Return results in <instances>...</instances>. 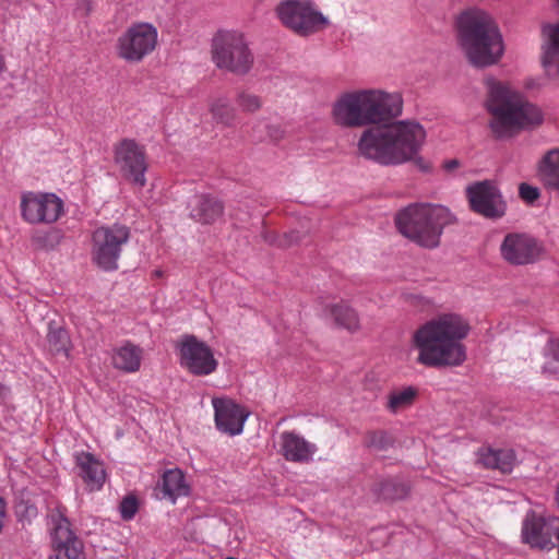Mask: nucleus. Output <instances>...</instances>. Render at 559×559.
<instances>
[{"mask_svg":"<svg viewBox=\"0 0 559 559\" xmlns=\"http://www.w3.org/2000/svg\"><path fill=\"white\" fill-rule=\"evenodd\" d=\"M180 364L191 373L206 376L212 373L217 361L211 348L193 335H186L177 344Z\"/></svg>","mask_w":559,"mask_h":559,"instance_id":"2eb2a0df","label":"nucleus"},{"mask_svg":"<svg viewBox=\"0 0 559 559\" xmlns=\"http://www.w3.org/2000/svg\"><path fill=\"white\" fill-rule=\"evenodd\" d=\"M282 25L299 36H308L321 31L326 19L310 0H284L275 8Z\"/></svg>","mask_w":559,"mask_h":559,"instance_id":"1a4fd4ad","label":"nucleus"},{"mask_svg":"<svg viewBox=\"0 0 559 559\" xmlns=\"http://www.w3.org/2000/svg\"><path fill=\"white\" fill-rule=\"evenodd\" d=\"M521 537L522 542L532 548H555L554 538L559 544V518L540 515L534 511L527 512L522 522Z\"/></svg>","mask_w":559,"mask_h":559,"instance_id":"ddd939ff","label":"nucleus"},{"mask_svg":"<svg viewBox=\"0 0 559 559\" xmlns=\"http://www.w3.org/2000/svg\"><path fill=\"white\" fill-rule=\"evenodd\" d=\"M334 122L342 127H349V93L345 92L336 100L333 107Z\"/></svg>","mask_w":559,"mask_h":559,"instance_id":"2f4dec72","label":"nucleus"},{"mask_svg":"<svg viewBox=\"0 0 559 559\" xmlns=\"http://www.w3.org/2000/svg\"><path fill=\"white\" fill-rule=\"evenodd\" d=\"M224 213L223 203L211 195H199L195 198L190 216L202 224H213Z\"/></svg>","mask_w":559,"mask_h":559,"instance_id":"5701e85b","label":"nucleus"},{"mask_svg":"<svg viewBox=\"0 0 559 559\" xmlns=\"http://www.w3.org/2000/svg\"><path fill=\"white\" fill-rule=\"evenodd\" d=\"M459 38L469 62L476 67L496 63L503 53L501 34L492 17L479 9H468L457 19Z\"/></svg>","mask_w":559,"mask_h":559,"instance_id":"20e7f679","label":"nucleus"},{"mask_svg":"<svg viewBox=\"0 0 559 559\" xmlns=\"http://www.w3.org/2000/svg\"><path fill=\"white\" fill-rule=\"evenodd\" d=\"M157 45V27L148 22H134L118 36L115 50L119 59L138 64L152 55Z\"/></svg>","mask_w":559,"mask_h":559,"instance_id":"0eeeda50","label":"nucleus"},{"mask_svg":"<svg viewBox=\"0 0 559 559\" xmlns=\"http://www.w3.org/2000/svg\"><path fill=\"white\" fill-rule=\"evenodd\" d=\"M212 61L217 69L235 75H246L254 57L245 36L236 31H218L211 43Z\"/></svg>","mask_w":559,"mask_h":559,"instance_id":"423d86ee","label":"nucleus"},{"mask_svg":"<svg viewBox=\"0 0 559 559\" xmlns=\"http://www.w3.org/2000/svg\"><path fill=\"white\" fill-rule=\"evenodd\" d=\"M212 402L216 428L229 436L241 433L249 413L228 399H213Z\"/></svg>","mask_w":559,"mask_h":559,"instance_id":"dca6fc26","label":"nucleus"},{"mask_svg":"<svg viewBox=\"0 0 559 559\" xmlns=\"http://www.w3.org/2000/svg\"><path fill=\"white\" fill-rule=\"evenodd\" d=\"M519 194L522 200L533 203L539 198V190L528 183H521L519 186Z\"/></svg>","mask_w":559,"mask_h":559,"instance_id":"e433bc0d","label":"nucleus"},{"mask_svg":"<svg viewBox=\"0 0 559 559\" xmlns=\"http://www.w3.org/2000/svg\"><path fill=\"white\" fill-rule=\"evenodd\" d=\"M57 552L51 555L48 559H80L82 550L80 546L75 544L73 547H69L66 550L56 549Z\"/></svg>","mask_w":559,"mask_h":559,"instance_id":"4c0bfd02","label":"nucleus"},{"mask_svg":"<svg viewBox=\"0 0 559 559\" xmlns=\"http://www.w3.org/2000/svg\"><path fill=\"white\" fill-rule=\"evenodd\" d=\"M93 10V3L91 0H79L76 5V14L82 17L87 16Z\"/></svg>","mask_w":559,"mask_h":559,"instance_id":"58836bf2","label":"nucleus"},{"mask_svg":"<svg viewBox=\"0 0 559 559\" xmlns=\"http://www.w3.org/2000/svg\"><path fill=\"white\" fill-rule=\"evenodd\" d=\"M539 173L545 187L559 189V148L550 150L543 157Z\"/></svg>","mask_w":559,"mask_h":559,"instance_id":"bb28decb","label":"nucleus"},{"mask_svg":"<svg viewBox=\"0 0 559 559\" xmlns=\"http://www.w3.org/2000/svg\"><path fill=\"white\" fill-rule=\"evenodd\" d=\"M130 236V228L119 223L96 228L92 235V261L104 271L117 270Z\"/></svg>","mask_w":559,"mask_h":559,"instance_id":"6e6552de","label":"nucleus"},{"mask_svg":"<svg viewBox=\"0 0 559 559\" xmlns=\"http://www.w3.org/2000/svg\"><path fill=\"white\" fill-rule=\"evenodd\" d=\"M46 348L56 357L68 358L71 349V341L67 330L52 323L48 325Z\"/></svg>","mask_w":559,"mask_h":559,"instance_id":"393cba45","label":"nucleus"},{"mask_svg":"<svg viewBox=\"0 0 559 559\" xmlns=\"http://www.w3.org/2000/svg\"><path fill=\"white\" fill-rule=\"evenodd\" d=\"M207 110L214 123L227 128L233 127L237 118V110L226 95L211 96L207 99Z\"/></svg>","mask_w":559,"mask_h":559,"instance_id":"b1692460","label":"nucleus"},{"mask_svg":"<svg viewBox=\"0 0 559 559\" xmlns=\"http://www.w3.org/2000/svg\"><path fill=\"white\" fill-rule=\"evenodd\" d=\"M366 443L372 451L379 453L391 448L394 440L385 431H373L368 433Z\"/></svg>","mask_w":559,"mask_h":559,"instance_id":"473e14b6","label":"nucleus"},{"mask_svg":"<svg viewBox=\"0 0 559 559\" xmlns=\"http://www.w3.org/2000/svg\"><path fill=\"white\" fill-rule=\"evenodd\" d=\"M466 197L473 212L497 219L506 214V203L498 187L490 180L477 181L466 188Z\"/></svg>","mask_w":559,"mask_h":559,"instance_id":"4468645a","label":"nucleus"},{"mask_svg":"<svg viewBox=\"0 0 559 559\" xmlns=\"http://www.w3.org/2000/svg\"><path fill=\"white\" fill-rule=\"evenodd\" d=\"M454 222L447 207L433 204H411L395 216V225L404 237L429 249L439 246L443 229Z\"/></svg>","mask_w":559,"mask_h":559,"instance_id":"39448f33","label":"nucleus"},{"mask_svg":"<svg viewBox=\"0 0 559 559\" xmlns=\"http://www.w3.org/2000/svg\"><path fill=\"white\" fill-rule=\"evenodd\" d=\"M459 166V162L456 159H451L444 164L445 169L452 170Z\"/></svg>","mask_w":559,"mask_h":559,"instance_id":"ea45409f","label":"nucleus"},{"mask_svg":"<svg viewBox=\"0 0 559 559\" xmlns=\"http://www.w3.org/2000/svg\"><path fill=\"white\" fill-rule=\"evenodd\" d=\"M62 211L63 202L55 193L25 191L21 194V217L28 224H52Z\"/></svg>","mask_w":559,"mask_h":559,"instance_id":"f8f14e48","label":"nucleus"},{"mask_svg":"<svg viewBox=\"0 0 559 559\" xmlns=\"http://www.w3.org/2000/svg\"><path fill=\"white\" fill-rule=\"evenodd\" d=\"M557 547H558V559H559V544L557 545Z\"/></svg>","mask_w":559,"mask_h":559,"instance_id":"79ce46f5","label":"nucleus"},{"mask_svg":"<svg viewBox=\"0 0 559 559\" xmlns=\"http://www.w3.org/2000/svg\"><path fill=\"white\" fill-rule=\"evenodd\" d=\"M157 489L162 492V499H167L171 503L180 497H186L190 492V486L187 483L183 472L178 468H170L163 473Z\"/></svg>","mask_w":559,"mask_h":559,"instance_id":"aec40b11","label":"nucleus"},{"mask_svg":"<svg viewBox=\"0 0 559 559\" xmlns=\"http://www.w3.org/2000/svg\"><path fill=\"white\" fill-rule=\"evenodd\" d=\"M556 502L559 507V484L557 485V489H556Z\"/></svg>","mask_w":559,"mask_h":559,"instance_id":"a19ab883","label":"nucleus"},{"mask_svg":"<svg viewBox=\"0 0 559 559\" xmlns=\"http://www.w3.org/2000/svg\"><path fill=\"white\" fill-rule=\"evenodd\" d=\"M305 236V233L300 234L299 231H289L284 233L282 235L276 234L272 230H265L263 233V238L266 242L270 245L277 246L280 248H288L295 243H298L302 237Z\"/></svg>","mask_w":559,"mask_h":559,"instance_id":"c756f323","label":"nucleus"},{"mask_svg":"<svg viewBox=\"0 0 559 559\" xmlns=\"http://www.w3.org/2000/svg\"><path fill=\"white\" fill-rule=\"evenodd\" d=\"M236 102L241 111L246 114H253L260 110L263 104L262 98L259 95L246 90L237 93Z\"/></svg>","mask_w":559,"mask_h":559,"instance_id":"7c9ffc66","label":"nucleus"},{"mask_svg":"<svg viewBox=\"0 0 559 559\" xmlns=\"http://www.w3.org/2000/svg\"><path fill=\"white\" fill-rule=\"evenodd\" d=\"M516 462L512 450L481 448L477 452V463L485 468L498 469L501 473H511Z\"/></svg>","mask_w":559,"mask_h":559,"instance_id":"412c9836","label":"nucleus"},{"mask_svg":"<svg viewBox=\"0 0 559 559\" xmlns=\"http://www.w3.org/2000/svg\"><path fill=\"white\" fill-rule=\"evenodd\" d=\"M418 391L414 386H406L403 390H394L390 393L386 407L391 413H399L413 405Z\"/></svg>","mask_w":559,"mask_h":559,"instance_id":"c85d7f7f","label":"nucleus"},{"mask_svg":"<svg viewBox=\"0 0 559 559\" xmlns=\"http://www.w3.org/2000/svg\"><path fill=\"white\" fill-rule=\"evenodd\" d=\"M138 510L135 498L126 497L120 503V513L124 520H130L134 516Z\"/></svg>","mask_w":559,"mask_h":559,"instance_id":"c9c22d12","label":"nucleus"},{"mask_svg":"<svg viewBox=\"0 0 559 559\" xmlns=\"http://www.w3.org/2000/svg\"><path fill=\"white\" fill-rule=\"evenodd\" d=\"M331 316L338 326L348 328V307L347 305H333Z\"/></svg>","mask_w":559,"mask_h":559,"instance_id":"f704fd0d","label":"nucleus"},{"mask_svg":"<svg viewBox=\"0 0 559 559\" xmlns=\"http://www.w3.org/2000/svg\"><path fill=\"white\" fill-rule=\"evenodd\" d=\"M407 493L404 486L395 487L393 481L388 480L382 484L380 495L384 499H400Z\"/></svg>","mask_w":559,"mask_h":559,"instance_id":"72a5a7b5","label":"nucleus"},{"mask_svg":"<svg viewBox=\"0 0 559 559\" xmlns=\"http://www.w3.org/2000/svg\"><path fill=\"white\" fill-rule=\"evenodd\" d=\"M142 359V349L131 343H127L116 349L112 356L114 366L127 372L139 370Z\"/></svg>","mask_w":559,"mask_h":559,"instance_id":"a878e982","label":"nucleus"},{"mask_svg":"<svg viewBox=\"0 0 559 559\" xmlns=\"http://www.w3.org/2000/svg\"><path fill=\"white\" fill-rule=\"evenodd\" d=\"M468 332V322L456 313H442L427 321L412 338L418 361L429 367L461 365L466 358L462 342Z\"/></svg>","mask_w":559,"mask_h":559,"instance_id":"f03ea898","label":"nucleus"},{"mask_svg":"<svg viewBox=\"0 0 559 559\" xmlns=\"http://www.w3.org/2000/svg\"><path fill=\"white\" fill-rule=\"evenodd\" d=\"M66 508L59 504L49 511L48 523L50 526L52 544L56 549L60 550H66L78 544L80 546V550H82L83 544L72 532L70 522L66 516Z\"/></svg>","mask_w":559,"mask_h":559,"instance_id":"f3484780","label":"nucleus"},{"mask_svg":"<svg viewBox=\"0 0 559 559\" xmlns=\"http://www.w3.org/2000/svg\"><path fill=\"white\" fill-rule=\"evenodd\" d=\"M500 257L513 266H524L538 262L545 248L538 238L525 231L507 233L499 247Z\"/></svg>","mask_w":559,"mask_h":559,"instance_id":"9d476101","label":"nucleus"},{"mask_svg":"<svg viewBox=\"0 0 559 559\" xmlns=\"http://www.w3.org/2000/svg\"><path fill=\"white\" fill-rule=\"evenodd\" d=\"M404 107L401 92L381 88L352 92V127L370 126L360 135L358 152L380 165H401L414 162L421 170H429L427 160L419 157L426 140L421 124L397 119Z\"/></svg>","mask_w":559,"mask_h":559,"instance_id":"f257e3e1","label":"nucleus"},{"mask_svg":"<svg viewBox=\"0 0 559 559\" xmlns=\"http://www.w3.org/2000/svg\"><path fill=\"white\" fill-rule=\"evenodd\" d=\"M542 373L559 380V338H550L543 348Z\"/></svg>","mask_w":559,"mask_h":559,"instance_id":"cd10ccee","label":"nucleus"},{"mask_svg":"<svg viewBox=\"0 0 559 559\" xmlns=\"http://www.w3.org/2000/svg\"><path fill=\"white\" fill-rule=\"evenodd\" d=\"M282 455L290 462H308L316 452V445L305 440L301 436L285 431L280 436Z\"/></svg>","mask_w":559,"mask_h":559,"instance_id":"6ab92c4d","label":"nucleus"},{"mask_svg":"<svg viewBox=\"0 0 559 559\" xmlns=\"http://www.w3.org/2000/svg\"><path fill=\"white\" fill-rule=\"evenodd\" d=\"M487 109L489 127L496 139H509L544 121L542 110L509 86L493 82L489 86Z\"/></svg>","mask_w":559,"mask_h":559,"instance_id":"7ed1b4c3","label":"nucleus"},{"mask_svg":"<svg viewBox=\"0 0 559 559\" xmlns=\"http://www.w3.org/2000/svg\"><path fill=\"white\" fill-rule=\"evenodd\" d=\"M559 8V0H555ZM544 45H543V63L547 71H559V21L557 23L548 24L543 28Z\"/></svg>","mask_w":559,"mask_h":559,"instance_id":"4be33fe9","label":"nucleus"},{"mask_svg":"<svg viewBox=\"0 0 559 559\" xmlns=\"http://www.w3.org/2000/svg\"><path fill=\"white\" fill-rule=\"evenodd\" d=\"M115 164L129 182L143 188L148 168L145 147L132 139H122L114 147Z\"/></svg>","mask_w":559,"mask_h":559,"instance_id":"9b49d317","label":"nucleus"},{"mask_svg":"<svg viewBox=\"0 0 559 559\" xmlns=\"http://www.w3.org/2000/svg\"><path fill=\"white\" fill-rule=\"evenodd\" d=\"M79 475L82 477L90 490H99L105 480L106 472L103 463L90 452H78L74 455Z\"/></svg>","mask_w":559,"mask_h":559,"instance_id":"a211bd4d","label":"nucleus"}]
</instances>
